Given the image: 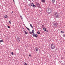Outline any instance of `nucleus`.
Instances as JSON below:
<instances>
[{"instance_id": "obj_15", "label": "nucleus", "mask_w": 65, "mask_h": 65, "mask_svg": "<svg viewBox=\"0 0 65 65\" xmlns=\"http://www.w3.org/2000/svg\"><path fill=\"white\" fill-rule=\"evenodd\" d=\"M9 23L10 24H11V20L9 22Z\"/></svg>"}, {"instance_id": "obj_7", "label": "nucleus", "mask_w": 65, "mask_h": 65, "mask_svg": "<svg viewBox=\"0 0 65 65\" xmlns=\"http://www.w3.org/2000/svg\"><path fill=\"white\" fill-rule=\"evenodd\" d=\"M31 5V6L33 7L34 8H35V7H36V5H34V4L33 3H32L30 4Z\"/></svg>"}, {"instance_id": "obj_33", "label": "nucleus", "mask_w": 65, "mask_h": 65, "mask_svg": "<svg viewBox=\"0 0 65 65\" xmlns=\"http://www.w3.org/2000/svg\"><path fill=\"white\" fill-rule=\"evenodd\" d=\"M62 61H61L60 62V63H62Z\"/></svg>"}, {"instance_id": "obj_6", "label": "nucleus", "mask_w": 65, "mask_h": 65, "mask_svg": "<svg viewBox=\"0 0 65 65\" xmlns=\"http://www.w3.org/2000/svg\"><path fill=\"white\" fill-rule=\"evenodd\" d=\"M32 36L33 37H35L36 38L38 37V35L37 34H35L34 33L32 34Z\"/></svg>"}, {"instance_id": "obj_16", "label": "nucleus", "mask_w": 65, "mask_h": 65, "mask_svg": "<svg viewBox=\"0 0 65 65\" xmlns=\"http://www.w3.org/2000/svg\"><path fill=\"white\" fill-rule=\"evenodd\" d=\"M61 33H64V32L63 31V30H62L61 31Z\"/></svg>"}, {"instance_id": "obj_20", "label": "nucleus", "mask_w": 65, "mask_h": 65, "mask_svg": "<svg viewBox=\"0 0 65 65\" xmlns=\"http://www.w3.org/2000/svg\"><path fill=\"white\" fill-rule=\"evenodd\" d=\"M41 1L42 2H45V0H41Z\"/></svg>"}, {"instance_id": "obj_8", "label": "nucleus", "mask_w": 65, "mask_h": 65, "mask_svg": "<svg viewBox=\"0 0 65 65\" xmlns=\"http://www.w3.org/2000/svg\"><path fill=\"white\" fill-rule=\"evenodd\" d=\"M43 30L45 31H46L47 32H48V30L46 29V28L45 27H44L43 28Z\"/></svg>"}, {"instance_id": "obj_9", "label": "nucleus", "mask_w": 65, "mask_h": 65, "mask_svg": "<svg viewBox=\"0 0 65 65\" xmlns=\"http://www.w3.org/2000/svg\"><path fill=\"white\" fill-rule=\"evenodd\" d=\"M35 49H36V52H37L38 51V47H36Z\"/></svg>"}, {"instance_id": "obj_1", "label": "nucleus", "mask_w": 65, "mask_h": 65, "mask_svg": "<svg viewBox=\"0 0 65 65\" xmlns=\"http://www.w3.org/2000/svg\"><path fill=\"white\" fill-rule=\"evenodd\" d=\"M52 12V9L50 8H48L47 9V13L48 14H50Z\"/></svg>"}, {"instance_id": "obj_29", "label": "nucleus", "mask_w": 65, "mask_h": 65, "mask_svg": "<svg viewBox=\"0 0 65 65\" xmlns=\"http://www.w3.org/2000/svg\"><path fill=\"white\" fill-rule=\"evenodd\" d=\"M61 59H62V60H63V59H64V58H61Z\"/></svg>"}, {"instance_id": "obj_30", "label": "nucleus", "mask_w": 65, "mask_h": 65, "mask_svg": "<svg viewBox=\"0 0 65 65\" xmlns=\"http://www.w3.org/2000/svg\"><path fill=\"white\" fill-rule=\"evenodd\" d=\"M29 57H31V55H30V54L29 55Z\"/></svg>"}, {"instance_id": "obj_11", "label": "nucleus", "mask_w": 65, "mask_h": 65, "mask_svg": "<svg viewBox=\"0 0 65 65\" xmlns=\"http://www.w3.org/2000/svg\"><path fill=\"white\" fill-rule=\"evenodd\" d=\"M4 18L5 19H7V18H8V16L6 15H5L4 16Z\"/></svg>"}, {"instance_id": "obj_19", "label": "nucleus", "mask_w": 65, "mask_h": 65, "mask_svg": "<svg viewBox=\"0 0 65 65\" xmlns=\"http://www.w3.org/2000/svg\"><path fill=\"white\" fill-rule=\"evenodd\" d=\"M4 41L2 40H0V42H4Z\"/></svg>"}, {"instance_id": "obj_32", "label": "nucleus", "mask_w": 65, "mask_h": 65, "mask_svg": "<svg viewBox=\"0 0 65 65\" xmlns=\"http://www.w3.org/2000/svg\"><path fill=\"white\" fill-rule=\"evenodd\" d=\"M12 13H13V11H12L11 12Z\"/></svg>"}, {"instance_id": "obj_34", "label": "nucleus", "mask_w": 65, "mask_h": 65, "mask_svg": "<svg viewBox=\"0 0 65 65\" xmlns=\"http://www.w3.org/2000/svg\"><path fill=\"white\" fill-rule=\"evenodd\" d=\"M23 29H24V28L23 27L22 28Z\"/></svg>"}, {"instance_id": "obj_14", "label": "nucleus", "mask_w": 65, "mask_h": 65, "mask_svg": "<svg viewBox=\"0 0 65 65\" xmlns=\"http://www.w3.org/2000/svg\"><path fill=\"white\" fill-rule=\"evenodd\" d=\"M34 30H32L31 31V33L32 34L34 33Z\"/></svg>"}, {"instance_id": "obj_4", "label": "nucleus", "mask_w": 65, "mask_h": 65, "mask_svg": "<svg viewBox=\"0 0 65 65\" xmlns=\"http://www.w3.org/2000/svg\"><path fill=\"white\" fill-rule=\"evenodd\" d=\"M51 48L52 50L54 49V48H55V45H54V44H51Z\"/></svg>"}, {"instance_id": "obj_12", "label": "nucleus", "mask_w": 65, "mask_h": 65, "mask_svg": "<svg viewBox=\"0 0 65 65\" xmlns=\"http://www.w3.org/2000/svg\"><path fill=\"white\" fill-rule=\"evenodd\" d=\"M23 31H24V33H25V34H28V33H27V32L26 31V30H23Z\"/></svg>"}, {"instance_id": "obj_22", "label": "nucleus", "mask_w": 65, "mask_h": 65, "mask_svg": "<svg viewBox=\"0 0 65 65\" xmlns=\"http://www.w3.org/2000/svg\"><path fill=\"white\" fill-rule=\"evenodd\" d=\"M37 33H38V34H40V32H39V31H38L37 32Z\"/></svg>"}, {"instance_id": "obj_31", "label": "nucleus", "mask_w": 65, "mask_h": 65, "mask_svg": "<svg viewBox=\"0 0 65 65\" xmlns=\"http://www.w3.org/2000/svg\"><path fill=\"white\" fill-rule=\"evenodd\" d=\"M13 2H14V0H13Z\"/></svg>"}, {"instance_id": "obj_28", "label": "nucleus", "mask_w": 65, "mask_h": 65, "mask_svg": "<svg viewBox=\"0 0 65 65\" xmlns=\"http://www.w3.org/2000/svg\"><path fill=\"white\" fill-rule=\"evenodd\" d=\"M24 65H27V63H25L24 64Z\"/></svg>"}, {"instance_id": "obj_5", "label": "nucleus", "mask_w": 65, "mask_h": 65, "mask_svg": "<svg viewBox=\"0 0 65 65\" xmlns=\"http://www.w3.org/2000/svg\"><path fill=\"white\" fill-rule=\"evenodd\" d=\"M36 5V6L38 8L40 6V4L38 3H37Z\"/></svg>"}, {"instance_id": "obj_21", "label": "nucleus", "mask_w": 65, "mask_h": 65, "mask_svg": "<svg viewBox=\"0 0 65 65\" xmlns=\"http://www.w3.org/2000/svg\"><path fill=\"white\" fill-rule=\"evenodd\" d=\"M52 1L53 3H54L55 2V0H52Z\"/></svg>"}, {"instance_id": "obj_10", "label": "nucleus", "mask_w": 65, "mask_h": 65, "mask_svg": "<svg viewBox=\"0 0 65 65\" xmlns=\"http://www.w3.org/2000/svg\"><path fill=\"white\" fill-rule=\"evenodd\" d=\"M17 39H18L17 40H18L19 41H21V39H20V38L18 37H17Z\"/></svg>"}, {"instance_id": "obj_3", "label": "nucleus", "mask_w": 65, "mask_h": 65, "mask_svg": "<svg viewBox=\"0 0 65 65\" xmlns=\"http://www.w3.org/2000/svg\"><path fill=\"white\" fill-rule=\"evenodd\" d=\"M53 25L55 27V28H56L58 27V24L56 22H54L53 23Z\"/></svg>"}, {"instance_id": "obj_27", "label": "nucleus", "mask_w": 65, "mask_h": 65, "mask_svg": "<svg viewBox=\"0 0 65 65\" xmlns=\"http://www.w3.org/2000/svg\"><path fill=\"white\" fill-rule=\"evenodd\" d=\"M63 37H65V34H63Z\"/></svg>"}, {"instance_id": "obj_18", "label": "nucleus", "mask_w": 65, "mask_h": 65, "mask_svg": "<svg viewBox=\"0 0 65 65\" xmlns=\"http://www.w3.org/2000/svg\"><path fill=\"white\" fill-rule=\"evenodd\" d=\"M30 27H31L32 28V29H33V26H32V25H31V24H30Z\"/></svg>"}, {"instance_id": "obj_2", "label": "nucleus", "mask_w": 65, "mask_h": 65, "mask_svg": "<svg viewBox=\"0 0 65 65\" xmlns=\"http://www.w3.org/2000/svg\"><path fill=\"white\" fill-rule=\"evenodd\" d=\"M55 18H60V14L58 12H56L54 14Z\"/></svg>"}, {"instance_id": "obj_13", "label": "nucleus", "mask_w": 65, "mask_h": 65, "mask_svg": "<svg viewBox=\"0 0 65 65\" xmlns=\"http://www.w3.org/2000/svg\"><path fill=\"white\" fill-rule=\"evenodd\" d=\"M26 28L27 29V30L29 31H30V29L29 28L27 27H26Z\"/></svg>"}, {"instance_id": "obj_24", "label": "nucleus", "mask_w": 65, "mask_h": 65, "mask_svg": "<svg viewBox=\"0 0 65 65\" xmlns=\"http://www.w3.org/2000/svg\"><path fill=\"white\" fill-rule=\"evenodd\" d=\"M13 52H11V54H12V55H13Z\"/></svg>"}, {"instance_id": "obj_25", "label": "nucleus", "mask_w": 65, "mask_h": 65, "mask_svg": "<svg viewBox=\"0 0 65 65\" xmlns=\"http://www.w3.org/2000/svg\"><path fill=\"white\" fill-rule=\"evenodd\" d=\"M29 33L30 34H32V32H31V31H29Z\"/></svg>"}, {"instance_id": "obj_23", "label": "nucleus", "mask_w": 65, "mask_h": 65, "mask_svg": "<svg viewBox=\"0 0 65 65\" xmlns=\"http://www.w3.org/2000/svg\"><path fill=\"white\" fill-rule=\"evenodd\" d=\"M28 5L29 6H31V4H28Z\"/></svg>"}, {"instance_id": "obj_17", "label": "nucleus", "mask_w": 65, "mask_h": 65, "mask_svg": "<svg viewBox=\"0 0 65 65\" xmlns=\"http://www.w3.org/2000/svg\"><path fill=\"white\" fill-rule=\"evenodd\" d=\"M20 18H21V19H22V20L23 19V18H22V15H20Z\"/></svg>"}, {"instance_id": "obj_26", "label": "nucleus", "mask_w": 65, "mask_h": 65, "mask_svg": "<svg viewBox=\"0 0 65 65\" xmlns=\"http://www.w3.org/2000/svg\"><path fill=\"white\" fill-rule=\"evenodd\" d=\"M8 28H10V26H8Z\"/></svg>"}]
</instances>
